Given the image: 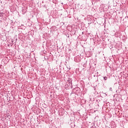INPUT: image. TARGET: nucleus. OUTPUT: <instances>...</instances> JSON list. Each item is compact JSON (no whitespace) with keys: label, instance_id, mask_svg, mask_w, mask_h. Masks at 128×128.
Masks as SVG:
<instances>
[{"label":"nucleus","instance_id":"obj_1","mask_svg":"<svg viewBox=\"0 0 128 128\" xmlns=\"http://www.w3.org/2000/svg\"><path fill=\"white\" fill-rule=\"evenodd\" d=\"M104 80H108V77L106 76H104Z\"/></svg>","mask_w":128,"mask_h":128},{"label":"nucleus","instance_id":"obj_2","mask_svg":"<svg viewBox=\"0 0 128 128\" xmlns=\"http://www.w3.org/2000/svg\"><path fill=\"white\" fill-rule=\"evenodd\" d=\"M92 18H93L94 20H94V18H95V20H96V18H94V17H92Z\"/></svg>","mask_w":128,"mask_h":128},{"label":"nucleus","instance_id":"obj_3","mask_svg":"<svg viewBox=\"0 0 128 128\" xmlns=\"http://www.w3.org/2000/svg\"><path fill=\"white\" fill-rule=\"evenodd\" d=\"M82 34H84V32H82Z\"/></svg>","mask_w":128,"mask_h":128}]
</instances>
